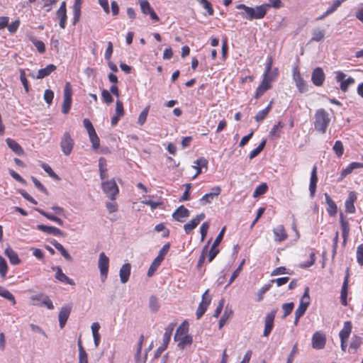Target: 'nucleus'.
Here are the masks:
<instances>
[{
  "instance_id": "1",
  "label": "nucleus",
  "mask_w": 363,
  "mask_h": 363,
  "mask_svg": "<svg viewBox=\"0 0 363 363\" xmlns=\"http://www.w3.org/2000/svg\"><path fill=\"white\" fill-rule=\"evenodd\" d=\"M269 4H263L255 8L247 6L243 4H240L236 6V9L239 10H243V11L240 13V15L243 18H246L249 21H252L254 19H262L266 16L268 10L271 7L279 9L281 6V0H269Z\"/></svg>"
},
{
  "instance_id": "2",
  "label": "nucleus",
  "mask_w": 363,
  "mask_h": 363,
  "mask_svg": "<svg viewBox=\"0 0 363 363\" xmlns=\"http://www.w3.org/2000/svg\"><path fill=\"white\" fill-rule=\"evenodd\" d=\"M331 118L330 114L324 108H318L314 114V128L319 133H326L330 125Z\"/></svg>"
},
{
  "instance_id": "3",
  "label": "nucleus",
  "mask_w": 363,
  "mask_h": 363,
  "mask_svg": "<svg viewBox=\"0 0 363 363\" xmlns=\"http://www.w3.org/2000/svg\"><path fill=\"white\" fill-rule=\"evenodd\" d=\"M101 188L104 194L112 201L116 199L119 193L118 186L114 179L102 182Z\"/></svg>"
},
{
  "instance_id": "4",
  "label": "nucleus",
  "mask_w": 363,
  "mask_h": 363,
  "mask_svg": "<svg viewBox=\"0 0 363 363\" xmlns=\"http://www.w3.org/2000/svg\"><path fill=\"white\" fill-rule=\"evenodd\" d=\"M98 267L100 271L101 279L104 282L108 277L109 268V258L102 252L99 255Z\"/></svg>"
},
{
  "instance_id": "5",
  "label": "nucleus",
  "mask_w": 363,
  "mask_h": 363,
  "mask_svg": "<svg viewBox=\"0 0 363 363\" xmlns=\"http://www.w3.org/2000/svg\"><path fill=\"white\" fill-rule=\"evenodd\" d=\"M74 141L69 132H65L61 141L60 147L65 155H69L74 148Z\"/></svg>"
},
{
  "instance_id": "6",
  "label": "nucleus",
  "mask_w": 363,
  "mask_h": 363,
  "mask_svg": "<svg viewBox=\"0 0 363 363\" xmlns=\"http://www.w3.org/2000/svg\"><path fill=\"white\" fill-rule=\"evenodd\" d=\"M292 77L295 82L296 86L300 93H305L308 91L307 83L301 77L300 70L298 67L293 68Z\"/></svg>"
},
{
  "instance_id": "7",
  "label": "nucleus",
  "mask_w": 363,
  "mask_h": 363,
  "mask_svg": "<svg viewBox=\"0 0 363 363\" xmlns=\"http://www.w3.org/2000/svg\"><path fill=\"white\" fill-rule=\"evenodd\" d=\"M209 289H207L202 295L201 301L197 308L196 315V318L200 319L206 313L208 306L211 302V296L208 295Z\"/></svg>"
},
{
  "instance_id": "8",
  "label": "nucleus",
  "mask_w": 363,
  "mask_h": 363,
  "mask_svg": "<svg viewBox=\"0 0 363 363\" xmlns=\"http://www.w3.org/2000/svg\"><path fill=\"white\" fill-rule=\"evenodd\" d=\"M31 301H33V305L35 306H45L48 309L52 310L54 308L53 303L50 298L44 294H38L36 295H33L30 297Z\"/></svg>"
},
{
  "instance_id": "9",
  "label": "nucleus",
  "mask_w": 363,
  "mask_h": 363,
  "mask_svg": "<svg viewBox=\"0 0 363 363\" xmlns=\"http://www.w3.org/2000/svg\"><path fill=\"white\" fill-rule=\"evenodd\" d=\"M345 74L341 71L335 72V79L340 83V88L343 92L347 91L349 86L355 82L352 77H349L345 79Z\"/></svg>"
},
{
  "instance_id": "10",
  "label": "nucleus",
  "mask_w": 363,
  "mask_h": 363,
  "mask_svg": "<svg viewBox=\"0 0 363 363\" xmlns=\"http://www.w3.org/2000/svg\"><path fill=\"white\" fill-rule=\"evenodd\" d=\"M326 343V336L322 331H316L312 336V347L315 350L323 349Z\"/></svg>"
},
{
  "instance_id": "11",
  "label": "nucleus",
  "mask_w": 363,
  "mask_h": 363,
  "mask_svg": "<svg viewBox=\"0 0 363 363\" xmlns=\"http://www.w3.org/2000/svg\"><path fill=\"white\" fill-rule=\"evenodd\" d=\"M221 189L220 186H214L211 189V192L203 195L200 199L199 203L202 206L211 203L213 199L220 194Z\"/></svg>"
},
{
  "instance_id": "12",
  "label": "nucleus",
  "mask_w": 363,
  "mask_h": 363,
  "mask_svg": "<svg viewBox=\"0 0 363 363\" xmlns=\"http://www.w3.org/2000/svg\"><path fill=\"white\" fill-rule=\"evenodd\" d=\"M325 79V73L321 67H316L313 70L311 81L316 86H320L323 84Z\"/></svg>"
},
{
  "instance_id": "13",
  "label": "nucleus",
  "mask_w": 363,
  "mask_h": 363,
  "mask_svg": "<svg viewBox=\"0 0 363 363\" xmlns=\"http://www.w3.org/2000/svg\"><path fill=\"white\" fill-rule=\"evenodd\" d=\"M56 16L57 18L59 19L60 27L62 29L65 28L67 20L65 1H62L61 3L60 8L56 12Z\"/></svg>"
},
{
  "instance_id": "14",
  "label": "nucleus",
  "mask_w": 363,
  "mask_h": 363,
  "mask_svg": "<svg viewBox=\"0 0 363 363\" xmlns=\"http://www.w3.org/2000/svg\"><path fill=\"white\" fill-rule=\"evenodd\" d=\"M205 214L201 213L192 218L189 223H186L184 225L186 234H189L194 228H196L200 222L205 218Z\"/></svg>"
},
{
  "instance_id": "15",
  "label": "nucleus",
  "mask_w": 363,
  "mask_h": 363,
  "mask_svg": "<svg viewBox=\"0 0 363 363\" xmlns=\"http://www.w3.org/2000/svg\"><path fill=\"white\" fill-rule=\"evenodd\" d=\"M357 194L354 191H350L348 194V197L345 202V211L347 213H354L356 208L354 203L357 201Z\"/></svg>"
},
{
  "instance_id": "16",
  "label": "nucleus",
  "mask_w": 363,
  "mask_h": 363,
  "mask_svg": "<svg viewBox=\"0 0 363 363\" xmlns=\"http://www.w3.org/2000/svg\"><path fill=\"white\" fill-rule=\"evenodd\" d=\"M71 310L72 306L70 305H66L61 308L58 315L59 324L61 328H63L65 327L67 320L70 315Z\"/></svg>"
},
{
  "instance_id": "17",
  "label": "nucleus",
  "mask_w": 363,
  "mask_h": 363,
  "mask_svg": "<svg viewBox=\"0 0 363 363\" xmlns=\"http://www.w3.org/2000/svg\"><path fill=\"white\" fill-rule=\"evenodd\" d=\"M176 326V323H171L168 325V326L165 329V332L163 336V342L160 346V349L162 351H164L167 349L172 334V332Z\"/></svg>"
},
{
  "instance_id": "18",
  "label": "nucleus",
  "mask_w": 363,
  "mask_h": 363,
  "mask_svg": "<svg viewBox=\"0 0 363 363\" xmlns=\"http://www.w3.org/2000/svg\"><path fill=\"white\" fill-rule=\"evenodd\" d=\"M189 211L184 206H180L173 213L172 217L175 220L183 223L185 219L189 216Z\"/></svg>"
},
{
  "instance_id": "19",
  "label": "nucleus",
  "mask_w": 363,
  "mask_h": 363,
  "mask_svg": "<svg viewBox=\"0 0 363 363\" xmlns=\"http://www.w3.org/2000/svg\"><path fill=\"white\" fill-rule=\"evenodd\" d=\"M274 240L281 242L288 238V234L283 225H279L273 229Z\"/></svg>"
},
{
  "instance_id": "20",
  "label": "nucleus",
  "mask_w": 363,
  "mask_h": 363,
  "mask_svg": "<svg viewBox=\"0 0 363 363\" xmlns=\"http://www.w3.org/2000/svg\"><path fill=\"white\" fill-rule=\"evenodd\" d=\"M318 181V178L317 175V167L314 165L311 173L309 184V191L311 197H313L315 194Z\"/></svg>"
},
{
  "instance_id": "21",
  "label": "nucleus",
  "mask_w": 363,
  "mask_h": 363,
  "mask_svg": "<svg viewBox=\"0 0 363 363\" xmlns=\"http://www.w3.org/2000/svg\"><path fill=\"white\" fill-rule=\"evenodd\" d=\"M272 87V84L267 82V79H262L257 86L254 97L257 99L260 98L267 91Z\"/></svg>"
},
{
  "instance_id": "22",
  "label": "nucleus",
  "mask_w": 363,
  "mask_h": 363,
  "mask_svg": "<svg viewBox=\"0 0 363 363\" xmlns=\"http://www.w3.org/2000/svg\"><path fill=\"white\" fill-rule=\"evenodd\" d=\"M37 229L47 234L56 236L62 235L63 233L61 230L54 226H48L45 225H38Z\"/></svg>"
},
{
  "instance_id": "23",
  "label": "nucleus",
  "mask_w": 363,
  "mask_h": 363,
  "mask_svg": "<svg viewBox=\"0 0 363 363\" xmlns=\"http://www.w3.org/2000/svg\"><path fill=\"white\" fill-rule=\"evenodd\" d=\"M340 228H341V230H342L343 241H344V242H345L349 236L350 225H349L348 220L346 219V218L343 216L342 213L340 214Z\"/></svg>"
},
{
  "instance_id": "24",
  "label": "nucleus",
  "mask_w": 363,
  "mask_h": 363,
  "mask_svg": "<svg viewBox=\"0 0 363 363\" xmlns=\"http://www.w3.org/2000/svg\"><path fill=\"white\" fill-rule=\"evenodd\" d=\"M55 278L60 281V282L65 283L72 286L75 285V282L73 279L69 278L66 274H65L60 267H57L55 269Z\"/></svg>"
},
{
  "instance_id": "25",
  "label": "nucleus",
  "mask_w": 363,
  "mask_h": 363,
  "mask_svg": "<svg viewBox=\"0 0 363 363\" xmlns=\"http://www.w3.org/2000/svg\"><path fill=\"white\" fill-rule=\"evenodd\" d=\"M325 202L328 204V213L330 216H334L337 212V207L335 201L330 198L329 194H325Z\"/></svg>"
},
{
  "instance_id": "26",
  "label": "nucleus",
  "mask_w": 363,
  "mask_h": 363,
  "mask_svg": "<svg viewBox=\"0 0 363 363\" xmlns=\"http://www.w3.org/2000/svg\"><path fill=\"white\" fill-rule=\"evenodd\" d=\"M6 144L18 155H24V150L22 147L14 140L11 138H7L6 140Z\"/></svg>"
},
{
  "instance_id": "27",
  "label": "nucleus",
  "mask_w": 363,
  "mask_h": 363,
  "mask_svg": "<svg viewBox=\"0 0 363 363\" xmlns=\"http://www.w3.org/2000/svg\"><path fill=\"white\" fill-rule=\"evenodd\" d=\"M5 255L9 259L11 264L17 265L21 263V259L18 257V254L11 247H7L5 250Z\"/></svg>"
},
{
  "instance_id": "28",
  "label": "nucleus",
  "mask_w": 363,
  "mask_h": 363,
  "mask_svg": "<svg viewBox=\"0 0 363 363\" xmlns=\"http://www.w3.org/2000/svg\"><path fill=\"white\" fill-rule=\"evenodd\" d=\"M352 325L350 321L344 323L343 328L340 330L339 336L340 339L347 340L352 333Z\"/></svg>"
},
{
  "instance_id": "29",
  "label": "nucleus",
  "mask_w": 363,
  "mask_h": 363,
  "mask_svg": "<svg viewBox=\"0 0 363 363\" xmlns=\"http://www.w3.org/2000/svg\"><path fill=\"white\" fill-rule=\"evenodd\" d=\"M130 264H124L120 269V279L122 283H126L130 274Z\"/></svg>"
},
{
  "instance_id": "30",
  "label": "nucleus",
  "mask_w": 363,
  "mask_h": 363,
  "mask_svg": "<svg viewBox=\"0 0 363 363\" xmlns=\"http://www.w3.org/2000/svg\"><path fill=\"white\" fill-rule=\"evenodd\" d=\"M189 323L185 320L177 329L174 339H177L188 335Z\"/></svg>"
},
{
  "instance_id": "31",
  "label": "nucleus",
  "mask_w": 363,
  "mask_h": 363,
  "mask_svg": "<svg viewBox=\"0 0 363 363\" xmlns=\"http://www.w3.org/2000/svg\"><path fill=\"white\" fill-rule=\"evenodd\" d=\"M82 0H75L72 9H73V20L74 24L77 23L81 16Z\"/></svg>"
},
{
  "instance_id": "32",
  "label": "nucleus",
  "mask_w": 363,
  "mask_h": 363,
  "mask_svg": "<svg viewBox=\"0 0 363 363\" xmlns=\"http://www.w3.org/2000/svg\"><path fill=\"white\" fill-rule=\"evenodd\" d=\"M55 69H56L55 65H54L52 64L48 65L46 67L38 70L36 78L37 79H43L45 77L50 75Z\"/></svg>"
},
{
  "instance_id": "33",
  "label": "nucleus",
  "mask_w": 363,
  "mask_h": 363,
  "mask_svg": "<svg viewBox=\"0 0 363 363\" xmlns=\"http://www.w3.org/2000/svg\"><path fill=\"white\" fill-rule=\"evenodd\" d=\"M278 76L279 69L277 67H275L272 71L264 72L262 76V79H267L268 83L272 84V82L277 79Z\"/></svg>"
},
{
  "instance_id": "34",
  "label": "nucleus",
  "mask_w": 363,
  "mask_h": 363,
  "mask_svg": "<svg viewBox=\"0 0 363 363\" xmlns=\"http://www.w3.org/2000/svg\"><path fill=\"white\" fill-rule=\"evenodd\" d=\"M78 347H79V363H89L88 362V355L82 346V342L81 338L78 340Z\"/></svg>"
},
{
  "instance_id": "35",
  "label": "nucleus",
  "mask_w": 363,
  "mask_h": 363,
  "mask_svg": "<svg viewBox=\"0 0 363 363\" xmlns=\"http://www.w3.org/2000/svg\"><path fill=\"white\" fill-rule=\"evenodd\" d=\"M174 340L178 342V347L181 350H184L185 347L191 345L192 337L189 335H187L186 336H183L179 338L175 339Z\"/></svg>"
},
{
  "instance_id": "36",
  "label": "nucleus",
  "mask_w": 363,
  "mask_h": 363,
  "mask_svg": "<svg viewBox=\"0 0 363 363\" xmlns=\"http://www.w3.org/2000/svg\"><path fill=\"white\" fill-rule=\"evenodd\" d=\"M348 284L343 281L340 291V303L342 306H347Z\"/></svg>"
},
{
  "instance_id": "37",
  "label": "nucleus",
  "mask_w": 363,
  "mask_h": 363,
  "mask_svg": "<svg viewBox=\"0 0 363 363\" xmlns=\"http://www.w3.org/2000/svg\"><path fill=\"white\" fill-rule=\"evenodd\" d=\"M99 167L100 172V177L102 180L108 177L106 161L104 157H101L99 160Z\"/></svg>"
},
{
  "instance_id": "38",
  "label": "nucleus",
  "mask_w": 363,
  "mask_h": 363,
  "mask_svg": "<svg viewBox=\"0 0 363 363\" xmlns=\"http://www.w3.org/2000/svg\"><path fill=\"white\" fill-rule=\"evenodd\" d=\"M52 244L67 260L72 261V259L71 255L68 253V252L65 250L62 244L57 241L52 242Z\"/></svg>"
},
{
  "instance_id": "39",
  "label": "nucleus",
  "mask_w": 363,
  "mask_h": 363,
  "mask_svg": "<svg viewBox=\"0 0 363 363\" xmlns=\"http://www.w3.org/2000/svg\"><path fill=\"white\" fill-rule=\"evenodd\" d=\"M0 296L12 303V305H16V301L14 296L7 289L0 286Z\"/></svg>"
},
{
  "instance_id": "40",
  "label": "nucleus",
  "mask_w": 363,
  "mask_h": 363,
  "mask_svg": "<svg viewBox=\"0 0 363 363\" xmlns=\"http://www.w3.org/2000/svg\"><path fill=\"white\" fill-rule=\"evenodd\" d=\"M0 296L12 303V305H16V301L14 296L7 289L0 286Z\"/></svg>"
},
{
  "instance_id": "41",
  "label": "nucleus",
  "mask_w": 363,
  "mask_h": 363,
  "mask_svg": "<svg viewBox=\"0 0 363 363\" xmlns=\"http://www.w3.org/2000/svg\"><path fill=\"white\" fill-rule=\"evenodd\" d=\"M362 345V338L357 335H354L352 338L350 349L352 350V353L357 352V350Z\"/></svg>"
},
{
  "instance_id": "42",
  "label": "nucleus",
  "mask_w": 363,
  "mask_h": 363,
  "mask_svg": "<svg viewBox=\"0 0 363 363\" xmlns=\"http://www.w3.org/2000/svg\"><path fill=\"white\" fill-rule=\"evenodd\" d=\"M162 262V260L156 257L155 258L147 271V275L148 277H151L154 275L155 272L157 270Z\"/></svg>"
},
{
  "instance_id": "43",
  "label": "nucleus",
  "mask_w": 363,
  "mask_h": 363,
  "mask_svg": "<svg viewBox=\"0 0 363 363\" xmlns=\"http://www.w3.org/2000/svg\"><path fill=\"white\" fill-rule=\"evenodd\" d=\"M41 215H43V216H45V218H47L48 219L52 220V221H54L55 223H57V224H59L60 225H63V221L62 219H60V218L54 216V215H52V214H50L43 210H40V209H38L37 210Z\"/></svg>"
},
{
  "instance_id": "44",
  "label": "nucleus",
  "mask_w": 363,
  "mask_h": 363,
  "mask_svg": "<svg viewBox=\"0 0 363 363\" xmlns=\"http://www.w3.org/2000/svg\"><path fill=\"white\" fill-rule=\"evenodd\" d=\"M265 145H266V140H263L255 149H254L252 151L250 152V153L249 155L250 160H252V159L255 158V157H257L263 150V149L265 147Z\"/></svg>"
},
{
  "instance_id": "45",
  "label": "nucleus",
  "mask_w": 363,
  "mask_h": 363,
  "mask_svg": "<svg viewBox=\"0 0 363 363\" xmlns=\"http://www.w3.org/2000/svg\"><path fill=\"white\" fill-rule=\"evenodd\" d=\"M88 135H89L90 141L91 143V145H92V148L94 150L99 149V147L100 146V139H99V136L97 135L96 131L91 133V134L89 133Z\"/></svg>"
},
{
  "instance_id": "46",
  "label": "nucleus",
  "mask_w": 363,
  "mask_h": 363,
  "mask_svg": "<svg viewBox=\"0 0 363 363\" xmlns=\"http://www.w3.org/2000/svg\"><path fill=\"white\" fill-rule=\"evenodd\" d=\"M333 150L338 157H341L344 153V146L342 141L336 140Z\"/></svg>"
},
{
  "instance_id": "47",
  "label": "nucleus",
  "mask_w": 363,
  "mask_h": 363,
  "mask_svg": "<svg viewBox=\"0 0 363 363\" xmlns=\"http://www.w3.org/2000/svg\"><path fill=\"white\" fill-rule=\"evenodd\" d=\"M267 189L268 186L265 183L257 186L253 192V197L257 198L261 195L264 194L267 191Z\"/></svg>"
},
{
  "instance_id": "48",
  "label": "nucleus",
  "mask_w": 363,
  "mask_h": 363,
  "mask_svg": "<svg viewBox=\"0 0 363 363\" xmlns=\"http://www.w3.org/2000/svg\"><path fill=\"white\" fill-rule=\"evenodd\" d=\"M294 308V303L293 302L282 304L281 308L284 311L282 318H286L292 312Z\"/></svg>"
},
{
  "instance_id": "49",
  "label": "nucleus",
  "mask_w": 363,
  "mask_h": 363,
  "mask_svg": "<svg viewBox=\"0 0 363 363\" xmlns=\"http://www.w3.org/2000/svg\"><path fill=\"white\" fill-rule=\"evenodd\" d=\"M233 314V311L231 309L228 310V308H225L224 313L223 314L221 318L219 320L218 326L219 328L221 329L223 325L225 324L228 319Z\"/></svg>"
},
{
  "instance_id": "50",
  "label": "nucleus",
  "mask_w": 363,
  "mask_h": 363,
  "mask_svg": "<svg viewBox=\"0 0 363 363\" xmlns=\"http://www.w3.org/2000/svg\"><path fill=\"white\" fill-rule=\"evenodd\" d=\"M140 6L141 11L145 15H148L153 10L147 0H141Z\"/></svg>"
},
{
  "instance_id": "51",
  "label": "nucleus",
  "mask_w": 363,
  "mask_h": 363,
  "mask_svg": "<svg viewBox=\"0 0 363 363\" xmlns=\"http://www.w3.org/2000/svg\"><path fill=\"white\" fill-rule=\"evenodd\" d=\"M20 80L24 87L25 91L28 93L30 89L29 83L26 79V72L23 69H20Z\"/></svg>"
},
{
  "instance_id": "52",
  "label": "nucleus",
  "mask_w": 363,
  "mask_h": 363,
  "mask_svg": "<svg viewBox=\"0 0 363 363\" xmlns=\"http://www.w3.org/2000/svg\"><path fill=\"white\" fill-rule=\"evenodd\" d=\"M149 110H150V106H147L140 113L138 119V123L140 125H143L145 123L147 118Z\"/></svg>"
},
{
  "instance_id": "53",
  "label": "nucleus",
  "mask_w": 363,
  "mask_h": 363,
  "mask_svg": "<svg viewBox=\"0 0 363 363\" xmlns=\"http://www.w3.org/2000/svg\"><path fill=\"white\" fill-rule=\"evenodd\" d=\"M325 33L323 30L315 29L312 33V41L319 42L323 39Z\"/></svg>"
},
{
  "instance_id": "54",
  "label": "nucleus",
  "mask_w": 363,
  "mask_h": 363,
  "mask_svg": "<svg viewBox=\"0 0 363 363\" xmlns=\"http://www.w3.org/2000/svg\"><path fill=\"white\" fill-rule=\"evenodd\" d=\"M170 248V243L167 242L165 245H163V247L160 249L159 251V253L156 258L163 261L166 255L168 253Z\"/></svg>"
},
{
  "instance_id": "55",
  "label": "nucleus",
  "mask_w": 363,
  "mask_h": 363,
  "mask_svg": "<svg viewBox=\"0 0 363 363\" xmlns=\"http://www.w3.org/2000/svg\"><path fill=\"white\" fill-rule=\"evenodd\" d=\"M299 304L305 306L306 307H308V306L310 304V296H309V288L308 287H306L305 289L303 295L302 296V297L300 299Z\"/></svg>"
},
{
  "instance_id": "56",
  "label": "nucleus",
  "mask_w": 363,
  "mask_h": 363,
  "mask_svg": "<svg viewBox=\"0 0 363 363\" xmlns=\"http://www.w3.org/2000/svg\"><path fill=\"white\" fill-rule=\"evenodd\" d=\"M30 40L40 53H44L45 52V45L43 41L38 40L35 38H32Z\"/></svg>"
},
{
  "instance_id": "57",
  "label": "nucleus",
  "mask_w": 363,
  "mask_h": 363,
  "mask_svg": "<svg viewBox=\"0 0 363 363\" xmlns=\"http://www.w3.org/2000/svg\"><path fill=\"white\" fill-rule=\"evenodd\" d=\"M199 2L207 11L209 16L214 14V10L210 1L208 0H199Z\"/></svg>"
},
{
  "instance_id": "58",
  "label": "nucleus",
  "mask_w": 363,
  "mask_h": 363,
  "mask_svg": "<svg viewBox=\"0 0 363 363\" xmlns=\"http://www.w3.org/2000/svg\"><path fill=\"white\" fill-rule=\"evenodd\" d=\"M40 166L44 169V171L46 173H48V174L50 177H52L56 180L60 179L59 177L55 173V172L52 170V169L51 168V167L50 165H48V164H45V163H42Z\"/></svg>"
},
{
  "instance_id": "59",
  "label": "nucleus",
  "mask_w": 363,
  "mask_h": 363,
  "mask_svg": "<svg viewBox=\"0 0 363 363\" xmlns=\"http://www.w3.org/2000/svg\"><path fill=\"white\" fill-rule=\"evenodd\" d=\"M8 272V265L5 259L0 257V275L2 278H5Z\"/></svg>"
},
{
  "instance_id": "60",
  "label": "nucleus",
  "mask_w": 363,
  "mask_h": 363,
  "mask_svg": "<svg viewBox=\"0 0 363 363\" xmlns=\"http://www.w3.org/2000/svg\"><path fill=\"white\" fill-rule=\"evenodd\" d=\"M116 113L115 115L122 118L125 114L123 104L121 100H117L116 102Z\"/></svg>"
},
{
  "instance_id": "61",
  "label": "nucleus",
  "mask_w": 363,
  "mask_h": 363,
  "mask_svg": "<svg viewBox=\"0 0 363 363\" xmlns=\"http://www.w3.org/2000/svg\"><path fill=\"white\" fill-rule=\"evenodd\" d=\"M101 98L104 103L111 104L113 101V98L110 92L106 89H103L101 91Z\"/></svg>"
},
{
  "instance_id": "62",
  "label": "nucleus",
  "mask_w": 363,
  "mask_h": 363,
  "mask_svg": "<svg viewBox=\"0 0 363 363\" xmlns=\"http://www.w3.org/2000/svg\"><path fill=\"white\" fill-rule=\"evenodd\" d=\"M72 102V99L64 98V101H63L62 106V112L63 113L67 114L69 113V111H70V108H71Z\"/></svg>"
},
{
  "instance_id": "63",
  "label": "nucleus",
  "mask_w": 363,
  "mask_h": 363,
  "mask_svg": "<svg viewBox=\"0 0 363 363\" xmlns=\"http://www.w3.org/2000/svg\"><path fill=\"white\" fill-rule=\"evenodd\" d=\"M277 309H274L270 313L267 314L264 320V325H274V321Z\"/></svg>"
},
{
  "instance_id": "64",
  "label": "nucleus",
  "mask_w": 363,
  "mask_h": 363,
  "mask_svg": "<svg viewBox=\"0 0 363 363\" xmlns=\"http://www.w3.org/2000/svg\"><path fill=\"white\" fill-rule=\"evenodd\" d=\"M357 262L360 266H363V244H361L357 247Z\"/></svg>"
}]
</instances>
